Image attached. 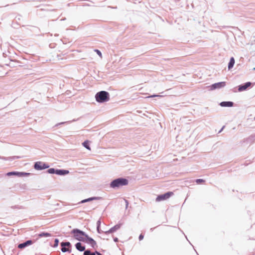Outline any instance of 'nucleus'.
<instances>
[{
	"label": "nucleus",
	"mask_w": 255,
	"mask_h": 255,
	"mask_svg": "<svg viewBox=\"0 0 255 255\" xmlns=\"http://www.w3.org/2000/svg\"><path fill=\"white\" fill-rule=\"evenodd\" d=\"M102 198L101 197H92L87 199H84L80 201L79 204L85 203L88 202H90L94 200H99L101 199Z\"/></svg>",
	"instance_id": "dca6fc26"
},
{
	"label": "nucleus",
	"mask_w": 255,
	"mask_h": 255,
	"mask_svg": "<svg viewBox=\"0 0 255 255\" xmlns=\"http://www.w3.org/2000/svg\"><path fill=\"white\" fill-rule=\"evenodd\" d=\"M0 159L3 160H11V159H13L15 158V157H4V156H0Z\"/></svg>",
	"instance_id": "5701e85b"
},
{
	"label": "nucleus",
	"mask_w": 255,
	"mask_h": 255,
	"mask_svg": "<svg viewBox=\"0 0 255 255\" xmlns=\"http://www.w3.org/2000/svg\"><path fill=\"white\" fill-rule=\"evenodd\" d=\"M59 241L58 239H55L54 240V244L53 246H51L53 248H56L58 246Z\"/></svg>",
	"instance_id": "4be33fe9"
},
{
	"label": "nucleus",
	"mask_w": 255,
	"mask_h": 255,
	"mask_svg": "<svg viewBox=\"0 0 255 255\" xmlns=\"http://www.w3.org/2000/svg\"><path fill=\"white\" fill-rule=\"evenodd\" d=\"M69 173V171L66 169H55V172L54 174L58 175L64 176L68 174Z\"/></svg>",
	"instance_id": "ddd939ff"
},
{
	"label": "nucleus",
	"mask_w": 255,
	"mask_h": 255,
	"mask_svg": "<svg viewBox=\"0 0 255 255\" xmlns=\"http://www.w3.org/2000/svg\"><path fill=\"white\" fill-rule=\"evenodd\" d=\"M195 182L197 184H201L205 182V180L203 179H197L195 180Z\"/></svg>",
	"instance_id": "a878e982"
},
{
	"label": "nucleus",
	"mask_w": 255,
	"mask_h": 255,
	"mask_svg": "<svg viewBox=\"0 0 255 255\" xmlns=\"http://www.w3.org/2000/svg\"><path fill=\"white\" fill-rule=\"evenodd\" d=\"M219 105L223 107H232L234 106V103L231 101H223Z\"/></svg>",
	"instance_id": "f3484780"
},
{
	"label": "nucleus",
	"mask_w": 255,
	"mask_h": 255,
	"mask_svg": "<svg viewBox=\"0 0 255 255\" xmlns=\"http://www.w3.org/2000/svg\"><path fill=\"white\" fill-rule=\"evenodd\" d=\"M83 242L89 244L91 247L94 249L97 247L96 242L93 238L90 237L87 234L84 238Z\"/></svg>",
	"instance_id": "0eeeda50"
},
{
	"label": "nucleus",
	"mask_w": 255,
	"mask_h": 255,
	"mask_svg": "<svg viewBox=\"0 0 255 255\" xmlns=\"http://www.w3.org/2000/svg\"><path fill=\"white\" fill-rule=\"evenodd\" d=\"M235 61L234 58L233 57H232L230 58V61L228 63V68L229 70L231 69L233 67V66L235 64Z\"/></svg>",
	"instance_id": "a211bd4d"
},
{
	"label": "nucleus",
	"mask_w": 255,
	"mask_h": 255,
	"mask_svg": "<svg viewBox=\"0 0 255 255\" xmlns=\"http://www.w3.org/2000/svg\"><path fill=\"white\" fill-rule=\"evenodd\" d=\"M33 243V241L31 240H27L22 243L18 244L17 247L20 249H23L31 245Z\"/></svg>",
	"instance_id": "f8f14e48"
},
{
	"label": "nucleus",
	"mask_w": 255,
	"mask_h": 255,
	"mask_svg": "<svg viewBox=\"0 0 255 255\" xmlns=\"http://www.w3.org/2000/svg\"><path fill=\"white\" fill-rule=\"evenodd\" d=\"M114 239V241L115 242H116V243H117V242H118L119 241V239H118V238H117V237H115V238H114V239Z\"/></svg>",
	"instance_id": "2f4dec72"
},
{
	"label": "nucleus",
	"mask_w": 255,
	"mask_h": 255,
	"mask_svg": "<svg viewBox=\"0 0 255 255\" xmlns=\"http://www.w3.org/2000/svg\"><path fill=\"white\" fill-rule=\"evenodd\" d=\"M71 122V121H67V122L59 123H58L56 125H55V127H58V126H59L60 125H64V124H69V123H70Z\"/></svg>",
	"instance_id": "393cba45"
},
{
	"label": "nucleus",
	"mask_w": 255,
	"mask_h": 255,
	"mask_svg": "<svg viewBox=\"0 0 255 255\" xmlns=\"http://www.w3.org/2000/svg\"><path fill=\"white\" fill-rule=\"evenodd\" d=\"M71 234L73 238L79 242H84V239L87 234L79 229H74L71 231Z\"/></svg>",
	"instance_id": "7ed1b4c3"
},
{
	"label": "nucleus",
	"mask_w": 255,
	"mask_h": 255,
	"mask_svg": "<svg viewBox=\"0 0 255 255\" xmlns=\"http://www.w3.org/2000/svg\"><path fill=\"white\" fill-rule=\"evenodd\" d=\"M39 238L51 237V234L47 232H41L38 235Z\"/></svg>",
	"instance_id": "6ab92c4d"
},
{
	"label": "nucleus",
	"mask_w": 255,
	"mask_h": 255,
	"mask_svg": "<svg viewBox=\"0 0 255 255\" xmlns=\"http://www.w3.org/2000/svg\"><path fill=\"white\" fill-rule=\"evenodd\" d=\"M255 141V133L251 135L248 137L243 139V142H246L247 143H253Z\"/></svg>",
	"instance_id": "4468645a"
},
{
	"label": "nucleus",
	"mask_w": 255,
	"mask_h": 255,
	"mask_svg": "<svg viewBox=\"0 0 255 255\" xmlns=\"http://www.w3.org/2000/svg\"><path fill=\"white\" fill-rule=\"evenodd\" d=\"M101 221L100 220H98L97 222V227H100Z\"/></svg>",
	"instance_id": "7c9ffc66"
},
{
	"label": "nucleus",
	"mask_w": 255,
	"mask_h": 255,
	"mask_svg": "<svg viewBox=\"0 0 255 255\" xmlns=\"http://www.w3.org/2000/svg\"><path fill=\"white\" fill-rule=\"evenodd\" d=\"M128 180L123 177H120L113 180L111 182L110 186L113 189H119L124 186L127 185Z\"/></svg>",
	"instance_id": "f257e3e1"
},
{
	"label": "nucleus",
	"mask_w": 255,
	"mask_h": 255,
	"mask_svg": "<svg viewBox=\"0 0 255 255\" xmlns=\"http://www.w3.org/2000/svg\"><path fill=\"white\" fill-rule=\"evenodd\" d=\"M100 252L96 251L94 253H93V254H95V255H98V254H100Z\"/></svg>",
	"instance_id": "473e14b6"
},
{
	"label": "nucleus",
	"mask_w": 255,
	"mask_h": 255,
	"mask_svg": "<svg viewBox=\"0 0 255 255\" xmlns=\"http://www.w3.org/2000/svg\"><path fill=\"white\" fill-rule=\"evenodd\" d=\"M122 225V224H121V223L118 224L116 225L115 226H114V227H113L112 228H111L108 231L104 232V233L106 235H108V234H109L111 233H113L116 232L119 229H120L121 228Z\"/></svg>",
	"instance_id": "9d476101"
},
{
	"label": "nucleus",
	"mask_w": 255,
	"mask_h": 255,
	"mask_svg": "<svg viewBox=\"0 0 255 255\" xmlns=\"http://www.w3.org/2000/svg\"><path fill=\"white\" fill-rule=\"evenodd\" d=\"M75 248L76 250H77L79 252H85L86 251V247L84 245H83L81 242H79L77 243L75 245Z\"/></svg>",
	"instance_id": "2eb2a0df"
},
{
	"label": "nucleus",
	"mask_w": 255,
	"mask_h": 255,
	"mask_svg": "<svg viewBox=\"0 0 255 255\" xmlns=\"http://www.w3.org/2000/svg\"><path fill=\"white\" fill-rule=\"evenodd\" d=\"M83 146H84L86 148L88 149H90L89 141L88 140H86L84 141L82 143Z\"/></svg>",
	"instance_id": "aec40b11"
},
{
	"label": "nucleus",
	"mask_w": 255,
	"mask_h": 255,
	"mask_svg": "<svg viewBox=\"0 0 255 255\" xmlns=\"http://www.w3.org/2000/svg\"><path fill=\"white\" fill-rule=\"evenodd\" d=\"M61 250L63 253H71L72 245L69 242H62L60 243Z\"/></svg>",
	"instance_id": "20e7f679"
},
{
	"label": "nucleus",
	"mask_w": 255,
	"mask_h": 255,
	"mask_svg": "<svg viewBox=\"0 0 255 255\" xmlns=\"http://www.w3.org/2000/svg\"><path fill=\"white\" fill-rule=\"evenodd\" d=\"M97 230L98 233L101 234L103 231L100 229V227H97Z\"/></svg>",
	"instance_id": "c85d7f7f"
},
{
	"label": "nucleus",
	"mask_w": 255,
	"mask_h": 255,
	"mask_svg": "<svg viewBox=\"0 0 255 255\" xmlns=\"http://www.w3.org/2000/svg\"><path fill=\"white\" fill-rule=\"evenodd\" d=\"M254 119H255V118H254Z\"/></svg>",
	"instance_id": "ea45409f"
},
{
	"label": "nucleus",
	"mask_w": 255,
	"mask_h": 255,
	"mask_svg": "<svg viewBox=\"0 0 255 255\" xmlns=\"http://www.w3.org/2000/svg\"><path fill=\"white\" fill-rule=\"evenodd\" d=\"M95 51L97 53V54L100 56L101 57H102V52L98 49H95Z\"/></svg>",
	"instance_id": "cd10ccee"
},
{
	"label": "nucleus",
	"mask_w": 255,
	"mask_h": 255,
	"mask_svg": "<svg viewBox=\"0 0 255 255\" xmlns=\"http://www.w3.org/2000/svg\"><path fill=\"white\" fill-rule=\"evenodd\" d=\"M154 229H155V228H151L150 229V231H151V232H152Z\"/></svg>",
	"instance_id": "c9c22d12"
},
{
	"label": "nucleus",
	"mask_w": 255,
	"mask_h": 255,
	"mask_svg": "<svg viewBox=\"0 0 255 255\" xmlns=\"http://www.w3.org/2000/svg\"><path fill=\"white\" fill-rule=\"evenodd\" d=\"M54 172H55V168H49L47 170V172L49 174H54Z\"/></svg>",
	"instance_id": "b1692460"
},
{
	"label": "nucleus",
	"mask_w": 255,
	"mask_h": 255,
	"mask_svg": "<svg viewBox=\"0 0 255 255\" xmlns=\"http://www.w3.org/2000/svg\"><path fill=\"white\" fill-rule=\"evenodd\" d=\"M252 85V83L248 82L243 84H241L238 86V91L242 92L246 90L249 87Z\"/></svg>",
	"instance_id": "9b49d317"
},
{
	"label": "nucleus",
	"mask_w": 255,
	"mask_h": 255,
	"mask_svg": "<svg viewBox=\"0 0 255 255\" xmlns=\"http://www.w3.org/2000/svg\"><path fill=\"white\" fill-rule=\"evenodd\" d=\"M162 97V96L159 95L154 94V95L148 96V97H147V98H154V97Z\"/></svg>",
	"instance_id": "bb28decb"
},
{
	"label": "nucleus",
	"mask_w": 255,
	"mask_h": 255,
	"mask_svg": "<svg viewBox=\"0 0 255 255\" xmlns=\"http://www.w3.org/2000/svg\"><path fill=\"white\" fill-rule=\"evenodd\" d=\"M128 205L126 204V209H127V208H128Z\"/></svg>",
	"instance_id": "4c0bfd02"
},
{
	"label": "nucleus",
	"mask_w": 255,
	"mask_h": 255,
	"mask_svg": "<svg viewBox=\"0 0 255 255\" xmlns=\"http://www.w3.org/2000/svg\"><path fill=\"white\" fill-rule=\"evenodd\" d=\"M83 255H95V254H93L90 249H87L85 251Z\"/></svg>",
	"instance_id": "412c9836"
},
{
	"label": "nucleus",
	"mask_w": 255,
	"mask_h": 255,
	"mask_svg": "<svg viewBox=\"0 0 255 255\" xmlns=\"http://www.w3.org/2000/svg\"><path fill=\"white\" fill-rule=\"evenodd\" d=\"M33 167L37 170H41L49 168V165L41 161H37L34 163Z\"/></svg>",
	"instance_id": "39448f33"
},
{
	"label": "nucleus",
	"mask_w": 255,
	"mask_h": 255,
	"mask_svg": "<svg viewBox=\"0 0 255 255\" xmlns=\"http://www.w3.org/2000/svg\"><path fill=\"white\" fill-rule=\"evenodd\" d=\"M30 173H27L24 172H18V171H11L8 172L6 175L7 176L15 175L18 177H23L27 176L30 175Z\"/></svg>",
	"instance_id": "6e6552de"
},
{
	"label": "nucleus",
	"mask_w": 255,
	"mask_h": 255,
	"mask_svg": "<svg viewBox=\"0 0 255 255\" xmlns=\"http://www.w3.org/2000/svg\"><path fill=\"white\" fill-rule=\"evenodd\" d=\"M226 84L225 82H220L214 83L210 86V90H213L216 89H220L223 88L226 86Z\"/></svg>",
	"instance_id": "1a4fd4ad"
},
{
	"label": "nucleus",
	"mask_w": 255,
	"mask_h": 255,
	"mask_svg": "<svg viewBox=\"0 0 255 255\" xmlns=\"http://www.w3.org/2000/svg\"><path fill=\"white\" fill-rule=\"evenodd\" d=\"M143 238H144V236L142 234H140V235L139 236V237H138L139 240V241L142 240L143 239Z\"/></svg>",
	"instance_id": "c756f323"
},
{
	"label": "nucleus",
	"mask_w": 255,
	"mask_h": 255,
	"mask_svg": "<svg viewBox=\"0 0 255 255\" xmlns=\"http://www.w3.org/2000/svg\"><path fill=\"white\" fill-rule=\"evenodd\" d=\"M98 255H103L102 254L100 253V254H98Z\"/></svg>",
	"instance_id": "58836bf2"
},
{
	"label": "nucleus",
	"mask_w": 255,
	"mask_h": 255,
	"mask_svg": "<svg viewBox=\"0 0 255 255\" xmlns=\"http://www.w3.org/2000/svg\"><path fill=\"white\" fill-rule=\"evenodd\" d=\"M173 194V193L172 192H167L164 194L159 195L156 198V201L160 202L166 200L170 198Z\"/></svg>",
	"instance_id": "423d86ee"
},
{
	"label": "nucleus",
	"mask_w": 255,
	"mask_h": 255,
	"mask_svg": "<svg viewBox=\"0 0 255 255\" xmlns=\"http://www.w3.org/2000/svg\"><path fill=\"white\" fill-rule=\"evenodd\" d=\"M66 19V18H62L61 19V20H65Z\"/></svg>",
	"instance_id": "e433bc0d"
},
{
	"label": "nucleus",
	"mask_w": 255,
	"mask_h": 255,
	"mask_svg": "<svg viewBox=\"0 0 255 255\" xmlns=\"http://www.w3.org/2000/svg\"><path fill=\"white\" fill-rule=\"evenodd\" d=\"M225 128V126H223L222 128L220 130V131H219L218 133H220L221 132V131L223 130V129H224V128Z\"/></svg>",
	"instance_id": "72a5a7b5"
},
{
	"label": "nucleus",
	"mask_w": 255,
	"mask_h": 255,
	"mask_svg": "<svg viewBox=\"0 0 255 255\" xmlns=\"http://www.w3.org/2000/svg\"><path fill=\"white\" fill-rule=\"evenodd\" d=\"M95 99L97 102L104 103L110 100V94L107 91H102L96 94Z\"/></svg>",
	"instance_id": "f03ea898"
},
{
	"label": "nucleus",
	"mask_w": 255,
	"mask_h": 255,
	"mask_svg": "<svg viewBox=\"0 0 255 255\" xmlns=\"http://www.w3.org/2000/svg\"><path fill=\"white\" fill-rule=\"evenodd\" d=\"M125 200V203H126V204H127V205H128V202L127 200L126 199H124Z\"/></svg>",
	"instance_id": "f704fd0d"
}]
</instances>
